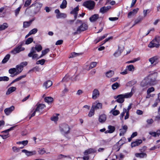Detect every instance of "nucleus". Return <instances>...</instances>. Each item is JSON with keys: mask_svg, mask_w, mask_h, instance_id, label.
Here are the masks:
<instances>
[{"mask_svg": "<svg viewBox=\"0 0 160 160\" xmlns=\"http://www.w3.org/2000/svg\"><path fill=\"white\" fill-rule=\"evenodd\" d=\"M150 74L147 77L148 82H147L146 79L143 80L141 83V86L144 87L148 86V84L151 85L156 84L157 83V78L158 73L155 71L150 72Z\"/></svg>", "mask_w": 160, "mask_h": 160, "instance_id": "1", "label": "nucleus"}, {"mask_svg": "<svg viewBox=\"0 0 160 160\" xmlns=\"http://www.w3.org/2000/svg\"><path fill=\"white\" fill-rule=\"evenodd\" d=\"M95 5V2L92 0H87L84 2L82 6L88 8L89 10H93Z\"/></svg>", "mask_w": 160, "mask_h": 160, "instance_id": "2", "label": "nucleus"}, {"mask_svg": "<svg viewBox=\"0 0 160 160\" xmlns=\"http://www.w3.org/2000/svg\"><path fill=\"white\" fill-rule=\"evenodd\" d=\"M133 95V93L131 91L130 92L125 93L124 94H121L117 96H115L114 98L116 100H124L125 98H129L132 97Z\"/></svg>", "mask_w": 160, "mask_h": 160, "instance_id": "3", "label": "nucleus"}, {"mask_svg": "<svg viewBox=\"0 0 160 160\" xmlns=\"http://www.w3.org/2000/svg\"><path fill=\"white\" fill-rule=\"evenodd\" d=\"M88 26L85 22L82 23L77 29L76 31L74 33V35L80 34L81 32L84 31L88 29Z\"/></svg>", "mask_w": 160, "mask_h": 160, "instance_id": "4", "label": "nucleus"}, {"mask_svg": "<svg viewBox=\"0 0 160 160\" xmlns=\"http://www.w3.org/2000/svg\"><path fill=\"white\" fill-rule=\"evenodd\" d=\"M60 128V131L63 134H67L70 132L69 127L66 124L63 123L61 124Z\"/></svg>", "mask_w": 160, "mask_h": 160, "instance_id": "5", "label": "nucleus"}, {"mask_svg": "<svg viewBox=\"0 0 160 160\" xmlns=\"http://www.w3.org/2000/svg\"><path fill=\"white\" fill-rule=\"evenodd\" d=\"M42 6V4L40 2H36L32 4L30 6V8L34 7V13L35 14L37 13L40 10Z\"/></svg>", "mask_w": 160, "mask_h": 160, "instance_id": "6", "label": "nucleus"}, {"mask_svg": "<svg viewBox=\"0 0 160 160\" xmlns=\"http://www.w3.org/2000/svg\"><path fill=\"white\" fill-rule=\"evenodd\" d=\"M22 45L23 43H22L19 46L16 47L13 50H12L11 52L15 54L19 53L21 51H24L25 49V48L23 47H22Z\"/></svg>", "mask_w": 160, "mask_h": 160, "instance_id": "7", "label": "nucleus"}, {"mask_svg": "<svg viewBox=\"0 0 160 160\" xmlns=\"http://www.w3.org/2000/svg\"><path fill=\"white\" fill-rule=\"evenodd\" d=\"M22 152L25 153V155L28 157L35 155L37 153L35 151H28L25 149L22 150Z\"/></svg>", "mask_w": 160, "mask_h": 160, "instance_id": "8", "label": "nucleus"}, {"mask_svg": "<svg viewBox=\"0 0 160 160\" xmlns=\"http://www.w3.org/2000/svg\"><path fill=\"white\" fill-rule=\"evenodd\" d=\"M92 108L95 110L100 109L102 108V104L97 101L93 103Z\"/></svg>", "mask_w": 160, "mask_h": 160, "instance_id": "9", "label": "nucleus"}, {"mask_svg": "<svg viewBox=\"0 0 160 160\" xmlns=\"http://www.w3.org/2000/svg\"><path fill=\"white\" fill-rule=\"evenodd\" d=\"M159 57L158 56H155L151 58L148 59V61L150 62L151 64H153L154 63H157L158 62V59Z\"/></svg>", "mask_w": 160, "mask_h": 160, "instance_id": "10", "label": "nucleus"}, {"mask_svg": "<svg viewBox=\"0 0 160 160\" xmlns=\"http://www.w3.org/2000/svg\"><path fill=\"white\" fill-rule=\"evenodd\" d=\"M155 41L153 39L150 42L148 45V47L150 48H152L153 47L158 48L160 46V44L157 43H155Z\"/></svg>", "mask_w": 160, "mask_h": 160, "instance_id": "11", "label": "nucleus"}, {"mask_svg": "<svg viewBox=\"0 0 160 160\" xmlns=\"http://www.w3.org/2000/svg\"><path fill=\"white\" fill-rule=\"evenodd\" d=\"M142 142L141 139H137L135 141L132 142L131 143V146L132 148L138 146Z\"/></svg>", "mask_w": 160, "mask_h": 160, "instance_id": "12", "label": "nucleus"}, {"mask_svg": "<svg viewBox=\"0 0 160 160\" xmlns=\"http://www.w3.org/2000/svg\"><path fill=\"white\" fill-rule=\"evenodd\" d=\"M99 91L96 89H94L92 92V98L93 99H96L99 96Z\"/></svg>", "mask_w": 160, "mask_h": 160, "instance_id": "13", "label": "nucleus"}, {"mask_svg": "<svg viewBox=\"0 0 160 160\" xmlns=\"http://www.w3.org/2000/svg\"><path fill=\"white\" fill-rule=\"evenodd\" d=\"M106 119V115L105 114H102L99 116L98 121L100 122L103 123L105 122Z\"/></svg>", "mask_w": 160, "mask_h": 160, "instance_id": "14", "label": "nucleus"}, {"mask_svg": "<svg viewBox=\"0 0 160 160\" xmlns=\"http://www.w3.org/2000/svg\"><path fill=\"white\" fill-rule=\"evenodd\" d=\"M14 108L13 106H12L10 108H7L5 109L4 112L5 114L8 115L14 110Z\"/></svg>", "mask_w": 160, "mask_h": 160, "instance_id": "15", "label": "nucleus"}, {"mask_svg": "<svg viewBox=\"0 0 160 160\" xmlns=\"http://www.w3.org/2000/svg\"><path fill=\"white\" fill-rule=\"evenodd\" d=\"M34 20V19L33 18L32 19L30 20L29 21L24 22H23V28H26L29 27Z\"/></svg>", "mask_w": 160, "mask_h": 160, "instance_id": "16", "label": "nucleus"}, {"mask_svg": "<svg viewBox=\"0 0 160 160\" xmlns=\"http://www.w3.org/2000/svg\"><path fill=\"white\" fill-rule=\"evenodd\" d=\"M149 133L154 137H159L160 135V130H158L156 132H149Z\"/></svg>", "mask_w": 160, "mask_h": 160, "instance_id": "17", "label": "nucleus"}, {"mask_svg": "<svg viewBox=\"0 0 160 160\" xmlns=\"http://www.w3.org/2000/svg\"><path fill=\"white\" fill-rule=\"evenodd\" d=\"M110 8V6H108L107 7L104 6L100 8V12L102 13H104L107 12Z\"/></svg>", "mask_w": 160, "mask_h": 160, "instance_id": "18", "label": "nucleus"}, {"mask_svg": "<svg viewBox=\"0 0 160 160\" xmlns=\"http://www.w3.org/2000/svg\"><path fill=\"white\" fill-rule=\"evenodd\" d=\"M96 150L93 148H89L83 152L84 155H86L96 152Z\"/></svg>", "mask_w": 160, "mask_h": 160, "instance_id": "19", "label": "nucleus"}, {"mask_svg": "<svg viewBox=\"0 0 160 160\" xmlns=\"http://www.w3.org/2000/svg\"><path fill=\"white\" fill-rule=\"evenodd\" d=\"M99 18V15L98 14H94L92 15L89 18V20L91 22L96 21Z\"/></svg>", "mask_w": 160, "mask_h": 160, "instance_id": "20", "label": "nucleus"}, {"mask_svg": "<svg viewBox=\"0 0 160 160\" xmlns=\"http://www.w3.org/2000/svg\"><path fill=\"white\" fill-rule=\"evenodd\" d=\"M135 156L137 158H146L147 156V155L145 152L137 153L135 154Z\"/></svg>", "mask_w": 160, "mask_h": 160, "instance_id": "21", "label": "nucleus"}, {"mask_svg": "<svg viewBox=\"0 0 160 160\" xmlns=\"http://www.w3.org/2000/svg\"><path fill=\"white\" fill-rule=\"evenodd\" d=\"M143 19V17L142 16H140L138 17L134 21V24L133 25L132 27L134 26L135 25L140 23Z\"/></svg>", "mask_w": 160, "mask_h": 160, "instance_id": "22", "label": "nucleus"}, {"mask_svg": "<svg viewBox=\"0 0 160 160\" xmlns=\"http://www.w3.org/2000/svg\"><path fill=\"white\" fill-rule=\"evenodd\" d=\"M52 84V82L50 80H48L44 82L43 86H45L46 89L51 87Z\"/></svg>", "mask_w": 160, "mask_h": 160, "instance_id": "23", "label": "nucleus"}, {"mask_svg": "<svg viewBox=\"0 0 160 160\" xmlns=\"http://www.w3.org/2000/svg\"><path fill=\"white\" fill-rule=\"evenodd\" d=\"M23 66H21L20 65H17L16 66V72L15 73L16 75H18L23 70Z\"/></svg>", "mask_w": 160, "mask_h": 160, "instance_id": "24", "label": "nucleus"}, {"mask_svg": "<svg viewBox=\"0 0 160 160\" xmlns=\"http://www.w3.org/2000/svg\"><path fill=\"white\" fill-rule=\"evenodd\" d=\"M16 90V88L15 87H10L8 89L6 94L7 95H9L15 91Z\"/></svg>", "mask_w": 160, "mask_h": 160, "instance_id": "25", "label": "nucleus"}, {"mask_svg": "<svg viewBox=\"0 0 160 160\" xmlns=\"http://www.w3.org/2000/svg\"><path fill=\"white\" fill-rule=\"evenodd\" d=\"M36 50L35 48L34 47H32L30 52L28 54V57H31L32 55V54H34L36 52Z\"/></svg>", "mask_w": 160, "mask_h": 160, "instance_id": "26", "label": "nucleus"}, {"mask_svg": "<svg viewBox=\"0 0 160 160\" xmlns=\"http://www.w3.org/2000/svg\"><path fill=\"white\" fill-rule=\"evenodd\" d=\"M114 72L112 70H109L106 72V75L107 77L110 78L112 77L114 74Z\"/></svg>", "mask_w": 160, "mask_h": 160, "instance_id": "27", "label": "nucleus"}, {"mask_svg": "<svg viewBox=\"0 0 160 160\" xmlns=\"http://www.w3.org/2000/svg\"><path fill=\"white\" fill-rule=\"evenodd\" d=\"M108 34H105L102 36V37L97 38L95 40V43H97L99 41L102 40L103 39H104L107 36Z\"/></svg>", "mask_w": 160, "mask_h": 160, "instance_id": "28", "label": "nucleus"}, {"mask_svg": "<svg viewBox=\"0 0 160 160\" xmlns=\"http://www.w3.org/2000/svg\"><path fill=\"white\" fill-rule=\"evenodd\" d=\"M10 57V55L9 54H7L4 57L2 61L3 63H6L9 60Z\"/></svg>", "mask_w": 160, "mask_h": 160, "instance_id": "29", "label": "nucleus"}, {"mask_svg": "<svg viewBox=\"0 0 160 160\" xmlns=\"http://www.w3.org/2000/svg\"><path fill=\"white\" fill-rule=\"evenodd\" d=\"M8 27L7 23H4L3 24L0 25V31L5 30Z\"/></svg>", "mask_w": 160, "mask_h": 160, "instance_id": "30", "label": "nucleus"}, {"mask_svg": "<svg viewBox=\"0 0 160 160\" xmlns=\"http://www.w3.org/2000/svg\"><path fill=\"white\" fill-rule=\"evenodd\" d=\"M120 48V47L118 46V50L117 51H116L113 54V55L115 57H118L119 56L121 55L122 52V50H119Z\"/></svg>", "mask_w": 160, "mask_h": 160, "instance_id": "31", "label": "nucleus"}, {"mask_svg": "<svg viewBox=\"0 0 160 160\" xmlns=\"http://www.w3.org/2000/svg\"><path fill=\"white\" fill-rule=\"evenodd\" d=\"M110 113L114 116H117L119 114L120 112L119 110L112 109L110 111Z\"/></svg>", "mask_w": 160, "mask_h": 160, "instance_id": "32", "label": "nucleus"}, {"mask_svg": "<svg viewBox=\"0 0 160 160\" xmlns=\"http://www.w3.org/2000/svg\"><path fill=\"white\" fill-rule=\"evenodd\" d=\"M59 114H56L54 115H53L52 117H51V119L52 121H53L55 122H57L58 119V116Z\"/></svg>", "mask_w": 160, "mask_h": 160, "instance_id": "33", "label": "nucleus"}, {"mask_svg": "<svg viewBox=\"0 0 160 160\" xmlns=\"http://www.w3.org/2000/svg\"><path fill=\"white\" fill-rule=\"evenodd\" d=\"M67 1L66 0H63L60 6V8L62 9H64L66 8Z\"/></svg>", "mask_w": 160, "mask_h": 160, "instance_id": "34", "label": "nucleus"}, {"mask_svg": "<svg viewBox=\"0 0 160 160\" xmlns=\"http://www.w3.org/2000/svg\"><path fill=\"white\" fill-rule=\"evenodd\" d=\"M79 6H78L74 8L70 12L71 14H78V12L79 11Z\"/></svg>", "mask_w": 160, "mask_h": 160, "instance_id": "35", "label": "nucleus"}, {"mask_svg": "<svg viewBox=\"0 0 160 160\" xmlns=\"http://www.w3.org/2000/svg\"><path fill=\"white\" fill-rule=\"evenodd\" d=\"M108 131H106L105 133L108 132L111 133L113 132L115 130V128L114 127L109 126L108 127Z\"/></svg>", "mask_w": 160, "mask_h": 160, "instance_id": "36", "label": "nucleus"}, {"mask_svg": "<svg viewBox=\"0 0 160 160\" xmlns=\"http://www.w3.org/2000/svg\"><path fill=\"white\" fill-rule=\"evenodd\" d=\"M45 107V105L44 104H40L38 105L36 108V110H38L39 111L41 110L44 108Z\"/></svg>", "mask_w": 160, "mask_h": 160, "instance_id": "37", "label": "nucleus"}, {"mask_svg": "<svg viewBox=\"0 0 160 160\" xmlns=\"http://www.w3.org/2000/svg\"><path fill=\"white\" fill-rule=\"evenodd\" d=\"M120 86V84L117 82H116L112 85V87L113 90H115Z\"/></svg>", "mask_w": 160, "mask_h": 160, "instance_id": "38", "label": "nucleus"}, {"mask_svg": "<svg viewBox=\"0 0 160 160\" xmlns=\"http://www.w3.org/2000/svg\"><path fill=\"white\" fill-rule=\"evenodd\" d=\"M38 52H39L42 49V47L40 44L36 45L34 47Z\"/></svg>", "mask_w": 160, "mask_h": 160, "instance_id": "39", "label": "nucleus"}, {"mask_svg": "<svg viewBox=\"0 0 160 160\" xmlns=\"http://www.w3.org/2000/svg\"><path fill=\"white\" fill-rule=\"evenodd\" d=\"M33 39L32 38H29L26 40L25 43L27 45L30 44L33 41Z\"/></svg>", "mask_w": 160, "mask_h": 160, "instance_id": "40", "label": "nucleus"}, {"mask_svg": "<svg viewBox=\"0 0 160 160\" xmlns=\"http://www.w3.org/2000/svg\"><path fill=\"white\" fill-rule=\"evenodd\" d=\"M9 80V78L7 76L0 77V81H8Z\"/></svg>", "mask_w": 160, "mask_h": 160, "instance_id": "41", "label": "nucleus"}, {"mask_svg": "<svg viewBox=\"0 0 160 160\" xmlns=\"http://www.w3.org/2000/svg\"><path fill=\"white\" fill-rule=\"evenodd\" d=\"M94 111L95 110L92 108L88 115L89 117H91L94 115Z\"/></svg>", "mask_w": 160, "mask_h": 160, "instance_id": "42", "label": "nucleus"}, {"mask_svg": "<svg viewBox=\"0 0 160 160\" xmlns=\"http://www.w3.org/2000/svg\"><path fill=\"white\" fill-rule=\"evenodd\" d=\"M128 70L130 71H133L134 70V67L132 65H130L127 66Z\"/></svg>", "mask_w": 160, "mask_h": 160, "instance_id": "43", "label": "nucleus"}, {"mask_svg": "<svg viewBox=\"0 0 160 160\" xmlns=\"http://www.w3.org/2000/svg\"><path fill=\"white\" fill-rule=\"evenodd\" d=\"M37 111H38V110H36V108L35 109H33L31 111L30 113L29 114V115L31 116L30 117V118H31L32 117L34 116L36 112Z\"/></svg>", "mask_w": 160, "mask_h": 160, "instance_id": "44", "label": "nucleus"}, {"mask_svg": "<svg viewBox=\"0 0 160 160\" xmlns=\"http://www.w3.org/2000/svg\"><path fill=\"white\" fill-rule=\"evenodd\" d=\"M45 60L44 59H42L37 61L36 64H40L41 65H43L45 63Z\"/></svg>", "mask_w": 160, "mask_h": 160, "instance_id": "45", "label": "nucleus"}, {"mask_svg": "<svg viewBox=\"0 0 160 160\" xmlns=\"http://www.w3.org/2000/svg\"><path fill=\"white\" fill-rule=\"evenodd\" d=\"M80 54V53H77L74 52L71 53V56H70L69 58H72L77 56H78Z\"/></svg>", "mask_w": 160, "mask_h": 160, "instance_id": "46", "label": "nucleus"}, {"mask_svg": "<svg viewBox=\"0 0 160 160\" xmlns=\"http://www.w3.org/2000/svg\"><path fill=\"white\" fill-rule=\"evenodd\" d=\"M126 109L124 108L123 109L122 112L121 113L120 116V119L121 120L123 119V117L125 113L126 112Z\"/></svg>", "mask_w": 160, "mask_h": 160, "instance_id": "47", "label": "nucleus"}, {"mask_svg": "<svg viewBox=\"0 0 160 160\" xmlns=\"http://www.w3.org/2000/svg\"><path fill=\"white\" fill-rule=\"evenodd\" d=\"M16 69L15 68H11L9 70L8 72L11 74H13L16 72Z\"/></svg>", "mask_w": 160, "mask_h": 160, "instance_id": "48", "label": "nucleus"}, {"mask_svg": "<svg viewBox=\"0 0 160 160\" xmlns=\"http://www.w3.org/2000/svg\"><path fill=\"white\" fill-rule=\"evenodd\" d=\"M97 65V62H92L91 63L90 65L89 68H92L95 67Z\"/></svg>", "mask_w": 160, "mask_h": 160, "instance_id": "49", "label": "nucleus"}, {"mask_svg": "<svg viewBox=\"0 0 160 160\" xmlns=\"http://www.w3.org/2000/svg\"><path fill=\"white\" fill-rule=\"evenodd\" d=\"M32 0H27L24 4V7H27L28 6L31 2Z\"/></svg>", "mask_w": 160, "mask_h": 160, "instance_id": "50", "label": "nucleus"}, {"mask_svg": "<svg viewBox=\"0 0 160 160\" xmlns=\"http://www.w3.org/2000/svg\"><path fill=\"white\" fill-rule=\"evenodd\" d=\"M38 31V30L37 28H34L32 29V30H30L29 31V32H30V33L32 35V34H35Z\"/></svg>", "mask_w": 160, "mask_h": 160, "instance_id": "51", "label": "nucleus"}, {"mask_svg": "<svg viewBox=\"0 0 160 160\" xmlns=\"http://www.w3.org/2000/svg\"><path fill=\"white\" fill-rule=\"evenodd\" d=\"M32 58V59L33 60L35 59L36 60L38 59V54L36 53H34L32 54L31 57Z\"/></svg>", "mask_w": 160, "mask_h": 160, "instance_id": "52", "label": "nucleus"}, {"mask_svg": "<svg viewBox=\"0 0 160 160\" xmlns=\"http://www.w3.org/2000/svg\"><path fill=\"white\" fill-rule=\"evenodd\" d=\"M50 51L49 49L47 48L44 50L42 51V53L44 56Z\"/></svg>", "mask_w": 160, "mask_h": 160, "instance_id": "53", "label": "nucleus"}, {"mask_svg": "<svg viewBox=\"0 0 160 160\" xmlns=\"http://www.w3.org/2000/svg\"><path fill=\"white\" fill-rule=\"evenodd\" d=\"M153 40H154L158 44L159 42H160V36L158 35L156 36L155 38L153 39Z\"/></svg>", "mask_w": 160, "mask_h": 160, "instance_id": "54", "label": "nucleus"}, {"mask_svg": "<svg viewBox=\"0 0 160 160\" xmlns=\"http://www.w3.org/2000/svg\"><path fill=\"white\" fill-rule=\"evenodd\" d=\"M21 8V6H20L16 9L15 11V13L16 16H17V15L19 14L20 11V9Z\"/></svg>", "mask_w": 160, "mask_h": 160, "instance_id": "55", "label": "nucleus"}, {"mask_svg": "<svg viewBox=\"0 0 160 160\" xmlns=\"http://www.w3.org/2000/svg\"><path fill=\"white\" fill-rule=\"evenodd\" d=\"M154 91V88L153 87L149 88L147 91L148 94H149Z\"/></svg>", "mask_w": 160, "mask_h": 160, "instance_id": "56", "label": "nucleus"}, {"mask_svg": "<svg viewBox=\"0 0 160 160\" xmlns=\"http://www.w3.org/2000/svg\"><path fill=\"white\" fill-rule=\"evenodd\" d=\"M151 11V10L149 9H147L146 10H144L143 13L144 14V17H146L148 13H149Z\"/></svg>", "mask_w": 160, "mask_h": 160, "instance_id": "57", "label": "nucleus"}, {"mask_svg": "<svg viewBox=\"0 0 160 160\" xmlns=\"http://www.w3.org/2000/svg\"><path fill=\"white\" fill-rule=\"evenodd\" d=\"M65 14L62 13H61L60 12L58 14L56 15V17L57 18H61L63 17V15H64Z\"/></svg>", "mask_w": 160, "mask_h": 160, "instance_id": "58", "label": "nucleus"}, {"mask_svg": "<svg viewBox=\"0 0 160 160\" xmlns=\"http://www.w3.org/2000/svg\"><path fill=\"white\" fill-rule=\"evenodd\" d=\"M120 133L119 135L120 136L123 135L124 133L126 132V131L125 130H123V129L121 128L120 129Z\"/></svg>", "mask_w": 160, "mask_h": 160, "instance_id": "59", "label": "nucleus"}, {"mask_svg": "<svg viewBox=\"0 0 160 160\" xmlns=\"http://www.w3.org/2000/svg\"><path fill=\"white\" fill-rule=\"evenodd\" d=\"M63 42V41L62 40H60L57 41L56 42V45H60L62 44Z\"/></svg>", "mask_w": 160, "mask_h": 160, "instance_id": "60", "label": "nucleus"}, {"mask_svg": "<svg viewBox=\"0 0 160 160\" xmlns=\"http://www.w3.org/2000/svg\"><path fill=\"white\" fill-rule=\"evenodd\" d=\"M14 128V127H11L10 128L3 131L2 132H4L5 133H8L11 130H12Z\"/></svg>", "mask_w": 160, "mask_h": 160, "instance_id": "61", "label": "nucleus"}, {"mask_svg": "<svg viewBox=\"0 0 160 160\" xmlns=\"http://www.w3.org/2000/svg\"><path fill=\"white\" fill-rule=\"evenodd\" d=\"M118 18L117 17H110L109 18V19L111 21H115L118 20Z\"/></svg>", "mask_w": 160, "mask_h": 160, "instance_id": "62", "label": "nucleus"}, {"mask_svg": "<svg viewBox=\"0 0 160 160\" xmlns=\"http://www.w3.org/2000/svg\"><path fill=\"white\" fill-rule=\"evenodd\" d=\"M44 100H53V99L51 97H46L44 98Z\"/></svg>", "mask_w": 160, "mask_h": 160, "instance_id": "63", "label": "nucleus"}, {"mask_svg": "<svg viewBox=\"0 0 160 160\" xmlns=\"http://www.w3.org/2000/svg\"><path fill=\"white\" fill-rule=\"evenodd\" d=\"M137 0H132L131 5L130 8H132L135 5Z\"/></svg>", "mask_w": 160, "mask_h": 160, "instance_id": "64", "label": "nucleus"}]
</instances>
